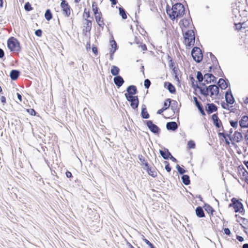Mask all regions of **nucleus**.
Masks as SVG:
<instances>
[{
  "instance_id": "1",
  "label": "nucleus",
  "mask_w": 248,
  "mask_h": 248,
  "mask_svg": "<svg viewBox=\"0 0 248 248\" xmlns=\"http://www.w3.org/2000/svg\"><path fill=\"white\" fill-rule=\"evenodd\" d=\"M166 12L170 18L174 20L176 18L182 17L185 14V8L182 3L178 2L173 5L171 9L168 5Z\"/></svg>"
},
{
  "instance_id": "2",
  "label": "nucleus",
  "mask_w": 248,
  "mask_h": 248,
  "mask_svg": "<svg viewBox=\"0 0 248 248\" xmlns=\"http://www.w3.org/2000/svg\"><path fill=\"white\" fill-rule=\"evenodd\" d=\"M210 93V96L212 97L214 95L216 96L218 95L219 94V88L217 85H211L208 86L205 85V88L203 90H201V94L207 96L209 95Z\"/></svg>"
},
{
  "instance_id": "3",
  "label": "nucleus",
  "mask_w": 248,
  "mask_h": 248,
  "mask_svg": "<svg viewBox=\"0 0 248 248\" xmlns=\"http://www.w3.org/2000/svg\"><path fill=\"white\" fill-rule=\"evenodd\" d=\"M7 46L12 52L18 53L21 50L19 42L14 37H11L8 40Z\"/></svg>"
},
{
  "instance_id": "4",
  "label": "nucleus",
  "mask_w": 248,
  "mask_h": 248,
  "mask_svg": "<svg viewBox=\"0 0 248 248\" xmlns=\"http://www.w3.org/2000/svg\"><path fill=\"white\" fill-rule=\"evenodd\" d=\"M185 44L189 48L194 46L195 41L194 32L193 30H189L183 33Z\"/></svg>"
},
{
  "instance_id": "5",
  "label": "nucleus",
  "mask_w": 248,
  "mask_h": 248,
  "mask_svg": "<svg viewBox=\"0 0 248 248\" xmlns=\"http://www.w3.org/2000/svg\"><path fill=\"white\" fill-rule=\"evenodd\" d=\"M231 203L229 204V207H232L234 209L235 212H239L240 213L244 212L243 205L241 202L235 198H233L231 199Z\"/></svg>"
},
{
  "instance_id": "6",
  "label": "nucleus",
  "mask_w": 248,
  "mask_h": 248,
  "mask_svg": "<svg viewBox=\"0 0 248 248\" xmlns=\"http://www.w3.org/2000/svg\"><path fill=\"white\" fill-rule=\"evenodd\" d=\"M191 55L193 60L197 62H200L202 59L201 50L198 47H194L191 51Z\"/></svg>"
},
{
  "instance_id": "7",
  "label": "nucleus",
  "mask_w": 248,
  "mask_h": 248,
  "mask_svg": "<svg viewBox=\"0 0 248 248\" xmlns=\"http://www.w3.org/2000/svg\"><path fill=\"white\" fill-rule=\"evenodd\" d=\"M149 130L154 134L158 135L160 132V129L156 124H154L152 121L147 120L144 121Z\"/></svg>"
},
{
  "instance_id": "8",
  "label": "nucleus",
  "mask_w": 248,
  "mask_h": 248,
  "mask_svg": "<svg viewBox=\"0 0 248 248\" xmlns=\"http://www.w3.org/2000/svg\"><path fill=\"white\" fill-rule=\"evenodd\" d=\"M125 98L130 103V106L133 109H135L138 108L139 104L138 96L126 95Z\"/></svg>"
},
{
  "instance_id": "9",
  "label": "nucleus",
  "mask_w": 248,
  "mask_h": 248,
  "mask_svg": "<svg viewBox=\"0 0 248 248\" xmlns=\"http://www.w3.org/2000/svg\"><path fill=\"white\" fill-rule=\"evenodd\" d=\"M204 82L202 83V85L205 86L206 84L216 82V78L210 73H206L204 75Z\"/></svg>"
},
{
  "instance_id": "10",
  "label": "nucleus",
  "mask_w": 248,
  "mask_h": 248,
  "mask_svg": "<svg viewBox=\"0 0 248 248\" xmlns=\"http://www.w3.org/2000/svg\"><path fill=\"white\" fill-rule=\"evenodd\" d=\"M225 100L227 104H233L234 102V99L230 89L225 93Z\"/></svg>"
},
{
  "instance_id": "11",
  "label": "nucleus",
  "mask_w": 248,
  "mask_h": 248,
  "mask_svg": "<svg viewBox=\"0 0 248 248\" xmlns=\"http://www.w3.org/2000/svg\"><path fill=\"white\" fill-rule=\"evenodd\" d=\"M127 93L124 94L125 97L126 95L134 96V95L137 93L138 91L137 87L135 85H130L126 89Z\"/></svg>"
},
{
  "instance_id": "12",
  "label": "nucleus",
  "mask_w": 248,
  "mask_h": 248,
  "mask_svg": "<svg viewBox=\"0 0 248 248\" xmlns=\"http://www.w3.org/2000/svg\"><path fill=\"white\" fill-rule=\"evenodd\" d=\"M113 81L118 88H120L124 82L123 78L120 75L115 77L113 78Z\"/></svg>"
},
{
  "instance_id": "13",
  "label": "nucleus",
  "mask_w": 248,
  "mask_h": 248,
  "mask_svg": "<svg viewBox=\"0 0 248 248\" xmlns=\"http://www.w3.org/2000/svg\"><path fill=\"white\" fill-rule=\"evenodd\" d=\"M193 100L194 101L196 106L197 107L203 116L205 115V113L204 111L203 107L202 104L199 101H198L197 98L195 96H194Z\"/></svg>"
},
{
  "instance_id": "14",
  "label": "nucleus",
  "mask_w": 248,
  "mask_h": 248,
  "mask_svg": "<svg viewBox=\"0 0 248 248\" xmlns=\"http://www.w3.org/2000/svg\"><path fill=\"white\" fill-rule=\"evenodd\" d=\"M217 107L213 103L207 104L206 107V110L208 114H211L214 112L217 111Z\"/></svg>"
},
{
  "instance_id": "15",
  "label": "nucleus",
  "mask_w": 248,
  "mask_h": 248,
  "mask_svg": "<svg viewBox=\"0 0 248 248\" xmlns=\"http://www.w3.org/2000/svg\"><path fill=\"white\" fill-rule=\"evenodd\" d=\"M178 126L175 122H168L166 124V128L168 130H171L173 131L177 129Z\"/></svg>"
},
{
  "instance_id": "16",
  "label": "nucleus",
  "mask_w": 248,
  "mask_h": 248,
  "mask_svg": "<svg viewBox=\"0 0 248 248\" xmlns=\"http://www.w3.org/2000/svg\"><path fill=\"white\" fill-rule=\"evenodd\" d=\"M239 173L242 174V176L245 178V181L248 182V172L243 166H239Z\"/></svg>"
},
{
  "instance_id": "17",
  "label": "nucleus",
  "mask_w": 248,
  "mask_h": 248,
  "mask_svg": "<svg viewBox=\"0 0 248 248\" xmlns=\"http://www.w3.org/2000/svg\"><path fill=\"white\" fill-rule=\"evenodd\" d=\"M239 125L242 128H248V116H243L239 121Z\"/></svg>"
},
{
  "instance_id": "18",
  "label": "nucleus",
  "mask_w": 248,
  "mask_h": 248,
  "mask_svg": "<svg viewBox=\"0 0 248 248\" xmlns=\"http://www.w3.org/2000/svg\"><path fill=\"white\" fill-rule=\"evenodd\" d=\"M240 4L241 3L239 1L233 3L232 4V12L235 16L237 13H239Z\"/></svg>"
},
{
  "instance_id": "19",
  "label": "nucleus",
  "mask_w": 248,
  "mask_h": 248,
  "mask_svg": "<svg viewBox=\"0 0 248 248\" xmlns=\"http://www.w3.org/2000/svg\"><path fill=\"white\" fill-rule=\"evenodd\" d=\"M94 17L97 24L100 27L102 28V30H103L104 29V26L105 25V23L102 18V15L99 14L98 16H96Z\"/></svg>"
},
{
  "instance_id": "20",
  "label": "nucleus",
  "mask_w": 248,
  "mask_h": 248,
  "mask_svg": "<svg viewBox=\"0 0 248 248\" xmlns=\"http://www.w3.org/2000/svg\"><path fill=\"white\" fill-rule=\"evenodd\" d=\"M217 84L218 88H220L222 90H225L228 87V83L223 78H219Z\"/></svg>"
},
{
  "instance_id": "21",
  "label": "nucleus",
  "mask_w": 248,
  "mask_h": 248,
  "mask_svg": "<svg viewBox=\"0 0 248 248\" xmlns=\"http://www.w3.org/2000/svg\"><path fill=\"white\" fill-rule=\"evenodd\" d=\"M20 75V72L18 70H12L10 73V77L12 80H16Z\"/></svg>"
},
{
  "instance_id": "22",
  "label": "nucleus",
  "mask_w": 248,
  "mask_h": 248,
  "mask_svg": "<svg viewBox=\"0 0 248 248\" xmlns=\"http://www.w3.org/2000/svg\"><path fill=\"white\" fill-rule=\"evenodd\" d=\"M159 153L161 156L164 159H168L169 156L171 155V153L169 152V150L166 148H164V150H160Z\"/></svg>"
},
{
  "instance_id": "23",
  "label": "nucleus",
  "mask_w": 248,
  "mask_h": 248,
  "mask_svg": "<svg viewBox=\"0 0 248 248\" xmlns=\"http://www.w3.org/2000/svg\"><path fill=\"white\" fill-rule=\"evenodd\" d=\"M85 23H84V26L83 31H85L86 32H90L92 29V21L88 19H85Z\"/></svg>"
},
{
  "instance_id": "24",
  "label": "nucleus",
  "mask_w": 248,
  "mask_h": 248,
  "mask_svg": "<svg viewBox=\"0 0 248 248\" xmlns=\"http://www.w3.org/2000/svg\"><path fill=\"white\" fill-rule=\"evenodd\" d=\"M141 116L143 119H148L150 115L147 111L146 107L145 105H142L141 112Z\"/></svg>"
},
{
  "instance_id": "25",
  "label": "nucleus",
  "mask_w": 248,
  "mask_h": 248,
  "mask_svg": "<svg viewBox=\"0 0 248 248\" xmlns=\"http://www.w3.org/2000/svg\"><path fill=\"white\" fill-rule=\"evenodd\" d=\"M195 212L196 216L200 218L205 217V214L201 206H198Z\"/></svg>"
},
{
  "instance_id": "26",
  "label": "nucleus",
  "mask_w": 248,
  "mask_h": 248,
  "mask_svg": "<svg viewBox=\"0 0 248 248\" xmlns=\"http://www.w3.org/2000/svg\"><path fill=\"white\" fill-rule=\"evenodd\" d=\"M144 166L147 168V171L150 175L153 177L156 176V172L155 170H152L151 168L149 167V165L148 162H145L144 163Z\"/></svg>"
},
{
  "instance_id": "27",
  "label": "nucleus",
  "mask_w": 248,
  "mask_h": 248,
  "mask_svg": "<svg viewBox=\"0 0 248 248\" xmlns=\"http://www.w3.org/2000/svg\"><path fill=\"white\" fill-rule=\"evenodd\" d=\"M167 85V89L171 93H174L176 92L175 87L170 82H165V86Z\"/></svg>"
},
{
  "instance_id": "28",
  "label": "nucleus",
  "mask_w": 248,
  "mask_h": 248,
  "mask_svg": "<svg viewBox=\"0 0 248 248\" xmlns=\"http://www.w3.org/2000/svg\"><path fill=\"white\" fill-rule=\"evenodd\" d=\"M110 72L113 76L117 77L118 76H119V74L120 72V69L118 67L115 65H113L111 67Z\"/></svg>"
},
{
  "instance_id": "29",
  "label": "nucleus",
  "mask_w": 248,
  "mask_h": 248,
  "mask_svg": "<svg viewBox=\"0 0 248 248\" xmlns=\"http://www.w3.org/2000/svg\"><path fill=\"white\" fill-rule=\"evenodd\" d=\"M110 43L111 46V49L110 50V53H114V52L118 48L117 43L114 40H110Z\"/></svg>"
},
{
  "instance_id": "30",
  "label": "nucleus",
  "mask_w": 248,
  "mask_h": 248,
  "mask_svg": "<svg viewBox=\"0 0 248 248\" xmlns=\"http://www.w3.org/2000/svg\"><path fill=\"white\" fill-rule=\"evenodd\" d=\"M181 179L182 180V182L185 185L187 186V185H188L190 184V178L188 175L183 174L181 177Z\"/></svg>"
},
{
  "instance_id": "31",
  "label": "nucleus",
  "mask_w": 248,
  "mask_h": 248,
  "mask_svg": "<svg viewBox=\"0 0 248 248\" xmlns=\"http://www.w3.org/2000/svg\"><path fill=\"white\" fill-rule=\"evenodd\" d=\"M93 11L94 15V17L98 16L99 14H102L101 12H98V8L97 5L95 2H93L92 4Z\"/></svg>"
},
{
  "instance_id": "32",
  "label": "nucleus",
  "mask_w": 248,
  "mask_h": 248,
  "mask_svg": "<svg viewBox=\"0 0 248 248\" xmlns=\"http://www.w3.org/2000/svg\"><path fill=\"white\" fill-rule=\"evenodd\" d=\"M234 138L237 142H240L243 139L242 133L239 132L235 131Z\"/></svg>"
},
{
  "instance_id": "33",
  "label": "nucleus",
  "mask_w": 248,
  "mask_h": 248,
  "mask_svg": "<svg viewBox=\"0 0 248 248\" xmlns=\"http://www.w3.org/2000/svg\"><path fill=\"white\" fill-rule=\"evenodd\" d=\"M63 14L67 17H68L70 15V7L69 5H66V6L62 7Z\"/></svg>"
},
{
  "instance_id": "34",
  "label": "nucleus",
  "mask_w": 248,
  "mask_h": 248,
  "mask_svg": "<svg viewBox=\"0 0 248 248\" xmlns=\"http://www.w3.org/2000/svg\"><path fill=\"white\" fill-rule=\"evenodd\" d=\"M45 17L47 21H50L52 18V14L50 9H48L46 10L45 14Z\"/></svg>"
},
{
  "instance_id": "35",
  "label": "nucleus",
  "mask_w": 248,
  "mask_h": 248,
  "mask_svg": "<svg viewBox=\"0 0 248 248\" xmlns=\"http://www.w3.org/2000/svg\"><path fill=\"white\" fill-rule=\"evenodd\" d=\"M204 208L205 210L209 214H211V215H213V213L215 211L214 209L213 208V207L209 205L208 204H205L204 206Z\"/></svg>"
},
{
  "instance_id": "36",
  "label": "nucleus",
  "mask_w": 248,
  "mask_h": 248,
  "mask_svg": "<svg viewBox=\"0 0 248 248\" xmlns=\"http://www.w3.org/2000/svg\"><path fill=\"white\" fill-rule=\"evenodd\" d=\"M189 22H190L189 19L184 18V19H182L180 21L179 24L180 25L182 24V26H183V27L186 28L188 27Z\"/></svg>"
},
{
  "instance_id": "37",
  "label": "nucleus",
  "mask_w": 248,
  "mask_h": 248,
  "mask_svg": "<svg viewBox=\"0 0 248 248\" xmlns=\"http://www.w3.org/2000/svg\"><path fill=\"white\" fill-rule=\"evenodd\" d=\"M119 14L121 16L123 19H126L127 18V15L125 10L122 7H120L119 8Z\"/></svg>"
},
{
  "instance_id": "38",
  "label": "nucleus",
  "mask_w": 248,
  "mask_h": 248,
  "mask_svg": "<svg viewBox=\"0 0 248 248\" xmlns=\"http://www.w3.org/2000/svg\"><path fill=\"white\" fill-rule=\"evenodd\" d=\"M171 101V100L170 99H167L164 102L163 107L162 108L165 109V110H166L167 109L169 108L170 106Z\"/></svg>"
},
{
  "instance_id": "39",
  "label": "nucleus",
  "mask_w": 248,
  "mask_h": 248,
  "mask_svg": "<svg viewBox=\"0 0 248 248\" xmlns=\"http://www.w3.org/2000/svg\"><path fill=\"white\" fill-rule=\"evenodd\" d=\"M173 103H172L171 105L170 106L171 107V109L172 110L173 113L174 114L175 113V111L177 110V105L178 103L176 101L172 100Z\"/></svg>"
},
{
  "instance_id": "40",
  "label": "nucleus",
  "mask_w": 248,
  "mask_h": 248,
  "mask_svg": "<svg viewBox=\"0 0 248 248\" xmlns=\"http://www.w3.org/2000/svg\"><path fill=\"white\" fill-rule=\"evenodd\" d=\"M196 78L199 82H202L204 79V76H203L202 73L201 71H198L197 74Z\"/></svg>"
},
{
  "instance_id": "41",
  "label": "nucleus",
  "mask_w": 248,
  "mask_h": 248,
  "mask_svg": "<svg viewBox=\"0 0 248 248\" xmlns=\"http://www.w3.org/2000/svg\"><path fill=\"white\" fill-rule=\"evenodd\" d=\"M168 60L169 61V65L170 68L172 69L174 68L175 63L173 62L172 59L169 56H168Z\"/></svg>"
},
{
  "instance_id": "42",
  "label": "nucleus",
  "mask_w": 248,
  "mask_h": 248,
  "mask_svg": "<svg viewBox=\"0 0 248 248\" xmlns=\"http://www.w3.org/2000/svg\"><path fill=\"white\" fill-rule=\"evenodd\" d=\"M211 59V61H212L213 64H216L217 66H218L219 70L220 71H221V72L222 73V71L220 68V67L219 65V64H218V62L217 58L215 56H212V58Z\"/></svg>"
},
{
  "instance_id": "43",
  "label": "nucleus",
  "mask_w": 248,
  "mask_h": 248,
  "mask_svg": "<svg viewBox=\"0 0 248 248\" xmlns=\"http://www.w3.org/2000/svg\"><path fill=\"white\" fill-rule=\"evenodd\" d=\"M246 24V23L243 22V23H239L238 24H235L236 29L237 30H240L242 28L245 29V27H244V25Z\"/></svg>"
},
{
  "instance_id": "44",
  "label": "nucleus",
  "mask_w": 248,
  "mask_h": 248,
  "mask_svg": "<svg viewBox=\"0 0 248 248\" xmlns=\"http://www.w3.org/2000/svg\"><path fill=\"white\" fill-rule=\"evenodd\" d=\"M176 168L178 172L180 174L183 175L186 172V170H184V169L182 168L181 167H180L179 165H177L176 166Z\"/></svg>"
},
{
  "instance_id": "45",
  "label": "nucleus",
  "mask_w": 248,
  "mask_h": 248,
  "mask_svg": "<svg viewBox=\"0 0 248 248\" xmlns=\"http://www.w3.org/2000/svg\"><path fill=\"white\" fill-rule=\"evenodd\" d=\"M24 8L27 11H30L32 9L31 4L29 2L25 4Z\"/></svg>"
},
{
  "instance_id": "46",
  "label": "nucleus",
  "mask_w": 248,
  "mask_h": 248,
  "mask_svg": "<svg viewBox=\"0 0 248 248\" xmlns=\"http://www.w3.org/2000/svg\"><path fill=\"white\" fill-rule=\"evenodd\" d=\"M187 145L189 149H194L195 147V142L192 140H190L188 141Z\"/></svg>"
},
{
  "instance_id": "47",
  "label": "nucleus",
  "mask_w": 248,
  "mask_h": 248,
  "mask_svg": "<svg viewBox=\"0 0 248 248\" xmlns=\"http://www.w3.org/2000/svg\"><path fill=\"white\" fill-rule=\"evenodd\" d=\"M213 123L217 128H219L221 127V126H222V123L219 119H218V120L213 121Z\"/></svg>"
},
{
  "instance_id": "48",
  "label": "nucleus",
  "mask_w": 248,
  "mask_h": 248,
  "mask_svg": "<svg viewBox=\"0 0 248 248\" xmlns=\"http://www.w3.org/2000/svg\"><path fill=\"white\" fill-rule=\"evenodd\" d=\"M136 43L138 45V47H140L142 50L145 51L147 50V47L145 44H140L139 42H136Z\"/></svg>"
},
{
  "instance_id": "49",
  "label": "nucleus",
  "mask_w": 248,
  "mask_h": 248,
  "mask_svg": "<svg viewBox=\"0 0 248 248\" xmlns=\"http://www.w3.org/2000/svg\"><path fill=\"white\" fill-rule=\"evenodd\" d=\"M151 84V82L149 79H145L144 82V85L145 88L148 89L150 87Z\"/></svg>"
},
{
  "instance_id": "50",
  "label": "nucleus",
  "mask_w": 248,
  "mask_h": 248,
  "mask_svg": "<svg viewBox=\"0 0 248 248\" xmlns=\"http://www.w3.org/2000/svg\"><path fill=\"white\" fill-rule=\"evenodd\" d=\"M164 163L166 164L165 167V170H166V171L167 172H170L171 171V168L170 166L169 163L167 161H165Z\"/></svg>"
},
{
  "instance_id": "51",
  "label": "nucleus",
  "mask_w": 248,
  "mask_h": 248,
  "mask_svg": "<svg viewBox=\"0 0 248 248\" xmlns=\"http://www.w3.org/2000/svg\"><path fill=\"white\" fill-rule=\"evenodd\" d=\"M143 237H144L143 236ZM143 240L144 241V242L147 244L149 246V248H155V247L154 246V245L151 243L148 240H147V239L144 238L143 239Z\"/></svg>"
},
{
  "instance_id": "52",
  "label": "nucleus",
  "mask_w": 248,
  "mask_h": 248,
  "mask_svg": "<svg viewBox=\"0 0 248 248\" xmlns=\"http://www.w3.org/2000/svg\"><path fill=\"white\" fill-rule=\"evenodd\" d=\"M230 124L234 128H236L237 127V126H238V122L237 121H232V120H231L230 121Z\"/></svg>"
},
{
  "instance_id": "53",
  "label": "nucleus",
  "mask_w": 248,
  "mask_h": 248,
  "mask_svg": "<svg viewBox=\"0 0 248 248\" xmlns=\"http://www.w3.org/2000/svg\"><path fill=\"white\" fill-rule=\"evenodd\" d=\"M138 159L142 163V165H144V163L145 162H147L145 160V158L143 157V156L141 155H138Z\"/></svg>"
},
{
  "instance_id": "54",
  "label": "nucleus",
  "mask_w": 248,
  "mask_h": 248,
  "mask_svg": "<svg viewBox=\"0 0 248 248\" xmlns=\"http://www.w3.org/2000/svg\"><path fill=\"white\" fill-rule=\"evenodd\" d=\"M27 112L32 116H35L36 115V112L33 108H29L27 109Z\"/></svg>"
},
{
  "instance_id": "55",
  "label": "nucleus",
  "mask_w": 248,
  "mask_h": 248,
  "mask_svg": "<svg viewBox=\"0 0 248 248\" xmlns=\"http://www.w3.org/2000/svg\"><path fill=\"white\" fill-rule=\"evenodd\" d=\"M192 87L193 89L196 90V89H198L201 92V90L204 89V88H202V87L199 86L197 84H195L194 83L192 84Z\"/></svg>"
},
{
  "instance_id": "56",
  "label": "nucleus",
  "mask_w": 248,
  "mask_h": 248,
  "mask_svg": "<svg viewBox=\"0 0 248 248\" xmlns=\"http://www.w3.org/2000/svg\"><path fill=\"white\" fill-rule=\"evenodd\" d=\"M218 135L219 136L222 137L224 139H225V137H228L230 140H232V138L230 137V135L225 134L223 132H218Z\"/></svg>"
},
{
  "instance_id": "57",
  "label": "nucleus",
  "mask_w": 248,
  "mask_h": 248,
  "mask_svg": "<svg viewBox=\"0 0 248 248\" xmlns=\"http://www.w3.org/2000/svg\"><path fill=\"white\" fill-rule=\"evenodd\" d=\"M35 34L38 37H41L42 35V31L41 29H38L35 31Z\"/></svg>"
},
{
  "instance_id": "58",
  "label": "nucleus",
  "mask_w": 248,
  "mask_h": 248,
  "mask_svg": "<svg viewBox=\"0 0 248 248\" xmlns=\"http://www.w3.org/2000/svg\"><path fill=\"white\" fill-rule=\"evenodd\" d=\"M83 16H85L86 17V18H87L90 17V11H87L86 8H85L84 10Z\"/></svg>"
},
{
  "instance_id": "59",
  "label": "nucleus",
  "mask_w": 248,
  "mask_h": 248,
  "mask_svg": "<svg viewBox=\"0 0 248 248\" xmlns=\"http://www.w3.org/2000/svg\"><path fill=\"white\" fill-rule=\"evenodd\" d=\"M224 233L226 235H230L231 233V231L228 228H225L224 229Z\"/></svg>"
},
{
  "instance_id": "60",
  "label": "nucleus",
  "mask_w": 248,
  "mask_h": 248,
  "mask_svg": "<svg viewBox=\"0 0 248 248\" xmlns=\"http://www.w3.org/2000/svg\"><path fill=\"white\" fill-rule=\"evenodd\" d=\"M218 117L217 116V113H216V114H214L212 115V119L213 120V121H214L215 120H218Z\"/></svg>"
},
{
  "instance_id": "61",
  "label": "nucleus",
  "mask_w": 248,
  "mask_h": 248,
  "mask_svg": "<svg viewBox=\"0 0 248 248\" xmlns=\"http://www.w3.org/2000/svg\"><path fill=\"white\" fill-rule=\"evenodd\" d=\"M92 49L93 52L96 55L98 53L97 48L96 46H93Z\"/></svg>"
},
{
  "instance_id": "62",
  "label": "nucleus",
  "mask_w": 248,
  "mask_h": 248,
  "mask_svg": "<svg viewBox=\"0 0 248 248\" xmlns=\"http://www.w3.org/2000/svg\"><path fill=\"white\" fill-rule=\"evenodd\" d=\"M66 5H68V3L65 0H62L61 3V7L66 6Z\"/></svg>"
},
{
  "instance_id": "63",
  "label": "nucleus",
  "mask_w": 248,
  "mask_h": 248,
  "mask_svg": "<svg viewBox=\"0 0 248 248\" xmlns=\"http://www.w3.org/2000/svg\"><path fill=\"white\" fill-rule=\"evenodd\" d=\"M66 176L67 178H71L72 177H73V175L72 174V173L69 171H67L66 172Z\"/></svg>"
},
{
  "instance_id": "64",
  "label": "nucleus",
  "mask_w": 248,
  "mask_h": 248,
  "mask_svg": "<svg viewBox=\"0 0 248 248\" xmlns=\"http://www.w3.org/2000/svg\"><path fill=\"white\" fill-rule=\"evenodd\" d=\"M236 239L239 241V242H243L244 240V238L240 235H236Z\"/></svg>"
}]
</instances>
